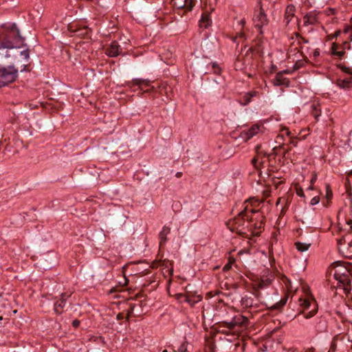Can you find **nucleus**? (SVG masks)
Masks as SVG:
<instances>
[{"label": "nucleus", "mask_w": 352, "mask_h": 352, "mask_svg": "<svg viewBox=\"0 0 352 352\" xmlns=\"http://www.w3.org/2000/svg\"><path fill=\"white\" fill-rule=\"evenodd\" d=\"M255 213H258V210L250 206L248 201H246L243 204L242 210L237 216L227 222V226L231 232H236L242 237L248 238L252 232V228L250 226V224L254 221L252 215Z\"/></svg>", "instance_id": "f257e3e1"}, {"label": "nucleus", "mask_w": 352, "mask_h": 352, "mask_svg": "<svg viewBox=\"0 0 352 352\" xmlns=\"http://www.w3.org/2000/svg\"><path fill=\"white\" fill-rule=\"evenodd\" d=\"M24 38L15 23L3 25L0 31V50L19 48Z\"/></svg>", "instance_id": "f03ea898"}, {"label": "nucleus", "mask_w": 352, "mask_h": 352, "mask_svg": "<svg viewBox=\"0 0 352 352\" xmlns=\"http://www.w3.org/2000/svg\"><path fill=\"white\" fill-rule=\"evenodd\" d=\"M19 76V71L13 65H0V88L14 82Z\"/></svg>", "instance_id": "7ed1b4c3"}, {"label": "nucleus", "mask_w": 352, "mask_h": 352, "mask_svg": "<svg viewBox=\"0 0 352 352\" xmlns=\"http://www.w3.org/2000/svg\"><path fill=\"white\" fill-rule=\"evenodd\" d=\"M248 322V318L242 315H236L230 319H226L221 322L222 327L235 331H239L242 328L246 327Z\"/></svg>", "instance_id": "20e7f679"}, {"label": "nucleus", "mask_w": 352, "mask_h": 352, "mask_svg": "<svg viewBox=\"0 0 352 352\" xmlns=\"http://www.w3.org/2000/svg\"><path fill=\"white\" fill-rule=\"evenodd\" d=\"M287 298V295L279 298L278 294L276 292H274V296L272 298L267 300L266 306L267 309L270 310H281L285 305Z\"/></svg>", "instance_id": "39448f33"}, {"label": "nucleus", "mask_w": 352, "mask_h": 352, "mask_svg": "<svg viewBox=\"0 0 352 352\" xmlns=\"http://www.w3.org/2000/svg\"><path fill=\"white\" fill-rule=\"evenodd\" d=\"M259 3V10L254 14L253 20L255 23V26L260 30V32L262 33L261 28L263 26L268 23V19L265 11L261 6V1Z\"/></svg>", "instance_id": "423d86ee"}, {"label": "nucleus", "mask_w": 352, "mask_h": 352, "mask_svg": "<svg viewBox=\"0 0 352 352\" xmlns=\"http://www.w3.org/2000/svg\"><path fill=\"white\" fill-rule=\"evenodd\" d=\"M301 306H302L305 309H311L308 312L303 313L304 317L307 319L313 317L317 313V303L314 300H310L309 299H305L302 302Z\"/></svg>", "instance_id": "0eeeda50"}, {"label": "nucleus", "mask_w": 352, "mask_h": 352, "mask_svg": "<svg viewBox=\"0 0 352 352\" xmlns=\"http://www.w3.org/2000/svg\"><path fill=\"white\" fill-rule=\"evenodd\" d=\"M258 210V213H255L254 214H257L256 217L254 219V221L256 220L255 223L251 222L250 226L252 228V232L250 233V235L258 236L260 234V231H257V230L261 229L264 226L263 219L264 217L259 213V210Z\"/></svg>", "instance_id": "6e6552de"}, {"label": "nucleus", "mask_w": 352, "mask_h": 352, "mask_svg": "<svg viewBox=\"0 0 352 352\" xmlns=\"http://www.w3.org/2000/svg\"><path fill=\"white\" fill-rule=\"evenodd\" d=\"M70 296L71 294H68L67 293H63L60 295V298L56 301L54 303V311L57 314H60L63 312V308L66 305L67 300L70 297Z\"/></svg>", "instance_id": "1a4fd4ad"}, {"label": "nucleus", "mask_w": 352, "mask_h": 352, "mask_svg": "<svg viewBox=\"0 0 352 352\" xmlns=\"http://www.w3.org/2000/svg\"><path fill=\"white\" fill-rule=\"evenodd\" d=\"M173 4L178 9L186 8L188 10H192L197 0H172Z\"/></svg>", "instance_id": "9d476101"}, {"label": "nucleus", "mask_w": 352, "mask_h": 352, "mask_svg": "<svg viewBox=\"0 0 352 352\" xmlns=\"http://www.w3.org/2000/svg\"><path fill=\"white\" fill-rule=\"evenodd\" d=\"M351 274L350 271L342 265H338L336 267L334 277L339 281L340 280H344L346 276H349Z\"/></svg>", "instance_id": "9b49d317"}, {"label": "nucleus", "mask_w": 352, "mask_h": 352, "mask_svg": "<svg viewBox=\"0 0 352 352\" xmlns=\"http://www.w3.org/2000/svg\"><path fill=\"white\" fill-rule=\"evenodd\" d=\"M339 287H342L345 294H349L352 289V275L346 276L344 280L338 281Z\"/></svg>", "instance_id": "f8f14e48"}, {"label": "nucleus", "mask_w": 352, "mask_h": 352, "mask_svg": "<svg viewBox=\"0 0 352 352\" xmlns=\"http://www.w3.org/2000/svg\"><path fill=\"white\" fill-rule=\"evenodd\" d=\"M122 49L117 41H113L106 50V54L110 57H116L120 54Z\"/></svg>", "instance_id": "ddd939ff"}, {"label": "nucleus", "mask_w": 352, "mask_h": 352, "mask_svg": "<svg viewBox=\"0 0 352 352\" xmlns=\"http://www.w3.org/2000/svg\"><path fill=\"white\" fill-rule=\"evenodd\" d=\"M318 23V14L315 12H309L306 14L303 17V25L304 26H308L309 25H314Z\"/></svg>", "instance_id": "4468645a"}, {"label": "nucleus", "mask_w": 352, "mask_h": 352, "mask_svg": "<svg viewBox=\"0 0 352 352\" xmlns=\"http://www.w3.org/2000/svg\"><path fill=\"white\" fill-rule=\"evenodd\" d=\"M290 81L288 78L283 77V72H278L276 74L275 78L273 80V85L274 86L283 85L286 87L289 86Z\"/></svg>", "instance_id": "2eb2a0df"}, {"label": "nucleus", "mask_w": 352, "mask_h": 352, "mask_svg": "<svg viewBox=\"0 0 352 352\" xmlns=\"http://www.w3.org/2000/svg\"><path fill=\"white\" fill-rule=\"evenodd\" d=\"M296 13V7L293 4H289L287 6L285 12V22L286 25H287L292 18L295 16Z\"/></svg>", "instance_id": "dca6fc26"}, {"label": "nucleus", "mask_w": 352, "mask_h": 352, "mask_svg": "<svg viewBox=\"0 0 352 352\" xmlns=\"http://www.w3.org/2000/svg\"><path fill=\"white\" fill-rule=\"evenodd\" d=\"M241 304L243 308L253 307L256 305L255 300L252 297L248 296L241 298Z\"/></svg>", "instance_id": "f3484780"}, {"label": "nucleus", "mask_w": 352, "mask_h": 352, "mask_svg": "<svg viewBox=\"0 0 352 352\" xmlns=\"http://www.w3.org/2000/svg\"><path fill=\"white\" fill-rule=\"evenodd\" d=\"M337 85L342 89H349L352 87V76L347 77L344 79H338L336 82Z\"/></svg>", "instance_id": "a211bd4d"}, {"label": "nucleus", "mask_w": 352, "mask_h": 352, "mask_svg": "<svg viewBox=\"0 0 352 352\" xmlns=\"http://www.w3.org/2000/svg\"><path fill=\"white\" fill-rule=\"evenodd\" d=\"M170 228L168 226H164L162 231L159 234L160 245H163L167 241V235L170 234Z\"/></svg>", "instance_id": "6ab92c4d"}, {"label": "nucleus", "mask_w": 352, "mask_h": 352, "mask_svg": "<svg viewBox=\"0 0 352 352\" xmlns=\"http://www.w3.org/2000/svg\"><path fill=\"white\" fill-rule=\"evenodd\" d=\"M260 130V125L258 124H254L252 125L246 132H243L245 135L244 138L246 140H250L252 138L254 135H255Z\"/></svg>", "instance_id": "aec40b11"}, {"label": "nucleus", "mask_w": 352, "mask_h": 352, "mask_svg": "<svg viewBox=\"0 0 352 352\" xmlns=\"http://www.w3.org/2000/svg\"><path fill=\"white\" fill-rule=\"evenodd\" d=\"M339 48L340 47L336 43H333L331 47V54L333 56H337L339 58H342L345 54V50L344 48L343 47L342 50L339 51Z\"/></svg>", "instance_id": "412c9836"}, {"label": "nucleus", "mask_w": 352, "mask_h": 352, "mask_svg": "<svg viewBox=\"0 0 352 352\" xmlns=\"http://www.w3.org/2000/svg\"><path fill=\"white\" fill-rule=\"evenodd\" d=\"M271 282L272 280L270 278H262L256 283V285L258 289H264L270 285Z\"/></svg>", "instance_id": "4be33fe9"}, {"label": "nucleus", "mask_w": 352, "mask_h": 352, "mask_svg": "<svg viewBox=\"0 0 352 352\" xmlns=\"http://www.w3.org/2000/svg\"><path fill=\"white\" fill-rule=\"evenodd\" d=\"M296 248L300 252L307 251L311 246V243H302L297 241L294 244Z\"/></svg>", "instance_id": "5701e85b"}, {"label": "nucleus", "mask_w": 352, "mask_h": 352, "mask_svg": "<svg viewBox=\"0 0 352 352\" xmlns=\"http://www.w3.org/2000/svg\"><path fill=\"white\" fill-rule=\"evenodd\" d=\"M73 31L76 32L78 36H86L89 34L90 29L88 28L87 26H84L82 28L75 29Z\"/></svg>", "instance_id": "b1692460"}, {"label": "nucleus", "mask_w": 352, "mask_h": 352, "mask_svg": "<svg viewBox=\"0 0 352 352\" xmlns=\"http://www.w3.org/2000/svg\"><path fill=\"white\" fill-rule=\"evenodd\" d=\"M311 107H312L311 114L315 118V119L318 121L319 117L321 115V110L319 108V104H313L311 105Z\"/></svg>", "instance_id": "393cba45"}, {"label": "nucleus", "mask_w": 352, "mask_h": 352, "mask_svg": "<svg viewBox=\"0 0 352 352\" xmlns=\"http://www.w3.org/2000/svg\"><path fill=\"white\" fill-rule=\"evenodd\" d=\"M316 331L318 332H324L327 330V323L326 321L322 319H320L318 322L316 326Z\"/></svg>", "instance_id": "a878e982"}, {"label": "nucleus", "mask_w": 352, "mask_h": 352, "mask_svg": "<svg viewBox=\"0 0 352 352\" xmlns=\"http://www.w3.org/2000/svg\"><path fill=\"white\" fill-rule=\"evenodd\" d=\"M325 188H326L325 198L327 201V204H329L333 197V192H332L331 186L329 184H327L325 185Z\"/></svg>", "instance_id": "bb28decb"}, {"label": "nucleus", "mask_w": 352, "mask_h": 352, "mask_svg": "<svg viewBox=\"0 0 352 352\" xmlns=\"http://www.w3.org/2000/svg\"><path fill=\"white\" fill-rule=\"evenodd\" d=\"M210 25V18L208 15H203L200 21V25L207 28Z\"/></svg>", "instance_id": "cd10ccee"}, {"label": "nucleus", "mask_w": 352, "mask_h": 352, "mask_svg": "<svg viewBox=\"0 0 352 352\" xmlns=\"http://www.w3.org/2000/svg\"><path fill=\"white\" fill-rule=\"evenodd\" d=\"M177 299H179L181 301L188 302V303H192V304L194 303V302H192L190 297L186 294H177Z\"/></svg>", "instance_id": "c85d7f7f"}, {"label": "nucleus", "mask_w": 352, "mask_h": 352, "mask_svg": "<svg viewBox=\"0 0 352 352\" xmlns=\"http://www.w3.org/2000/svg\"><path fill=\"white\" fill-rule=\"evenodd\" d=\"M20 55L23 57V59L25 62H27L30 58V50L28 49H25L19 52Z\"/></svg>", "instance_id": "c756f323"}, {"label": "nucleus", "mask_w": 352, "mask_h": 352, "mask_svg": "<svg viewBox=\"0 0 352 352\" xmlns=\"http://www.w3.org/2000/svg\"><path fill=\"white\" fill-rule=\"evenodd\" d=\"M187 343L186 342H184L181 344L179 347L178 348L177 351L176 352H187Z\"/></svg>", "instance_id": "7c9ffc66"}, {"label": "nucleus", "mask_w": 352, "mask_h": 352, "mask_svg": "<svg viewBox=\"0 0 352 352\" xmlns=\"http://www.w3.org/2000/svg\"><path fill=\"white\" fill-rule=\"evenodd\" d=\"M338 67L340 68L342 72L352 75V69L351 68L342 65H338Z\"/></svg>", "instance_id": "2f4dec72"}, {"label": "nucleus", "mask_w": 352, "mask_h": 352, "mask_svg": "<svg viewBox=\"0 0 352 352\" xmlns=\"http://www.w3.org/2000/svg\"><path fill=\"white\" fill-rule=\"evenodd\" d=\"M144 82V80L142 79L136 78V79H133L132 80V82H130V85H131V87H132L133 85H141L142 84H143Z\"/></svg>", "instance_id": "473e14b6"}, {"label": "nucleus", "mask_w": 352, "mask_h": 352, "mask_svg": "<svg viewBox=\"0 0 352 352\" xmlns=\"http://www.w3.org/2000/svg\"><path fill=\"white\" fill-rule=\"evenodd\" d=\"M320 199L319 196H315L311 199L310 204L311 206L316 205L320 202Z\"/></svg>", "instance_id": "72a5a7b5"}, {"label": "nucleus", "mask_w": 352, "mask_h": 352, "mask_svg": "<svg viewBox=\"0 0 352 352\" xmlns=\"http://www.w3.org/2000/svg\"><path fill=\"white\" fill-rule=\"evenodd\" d=\"M303 65H304V63L302 60H298V61L296 62V63L294 64V69L297 70V69L301 68L302 67H303Z\"/></svg>", "instance_id": "f704fd0d"}, {"label": "nucleus", "mask_w": 352, "mask_h": 352, "mask_svg": "<svg viewBox=\"0 0 352 352\" xmlns=\"http://www.w3.org/2000/svg\"><path fill=\"white\" fill-rule=\"evenodd\" d=\"M296 194L299 197H305L304 191H303V189L302 188H299L296 189Z\"/></svg>", "instance_id": "c9c22d12"}, {"label": "nucleus", "mask_w": 352, "mask_h": 352, "mask_svg": "<svg viewBox=\"0 0 352 352\" xmlns=\"http://www.w3.org/2000/svg\"><path fill=\"white\" fill-rule=\"evenodd\" d=\"M124 318L128 319L129 315H127L126 316H124V315L122 313H119L116 316V318L118 320H121L124 319Z\"/></svg>", "instance_id": "e433bc0d"}, {"label": "nucleus", "mask_w": 352, "mask_h": 352, "mask_svg": "<svg viewBox=\"0 0 352 352\" xmlns=\"http://www.w3.org/2000/svg\"><path fill=\"white\" fill-rule=\"evenodd\" d=\"M275 179H276V178H273V179H272V182H273V184L275 186L276 188H278V186H279L280 184H283V181H280V182H276L275 181Z\"/></svg>", "instance_id": "4c0bfd02"}, {"label": "nucleus", "mask_w": 352, "mask_h": 352, "mask_svg": "<svg viewBox=\"0 0 352 352\" xmlns=\"http://www.w3.org/2000/svg\"><path fill=\"white\" fill-rule=\"evenodd\" d=\"M317 180V174L316 173H313L310 183L311 184H314Z\"/></svg>", "instance_id": "58836bf2"}, {"label": "nucleus", "mask_w": 352, "mask_h": 352, "mask_svg": "<svg viewBox=\"0 0 352 352\" xmlns=\"http://www.w3.org/2000/svg\"><path fill=\"white\" fill-rule=\"evenodd\" d=\"M22 67H23V69H21V72L30 71V69H28V65L27 64L23 63Z\"/></svg>", "instance_id": "ea45409f"}, {"label": "nucleus", "mask_w": 352, "mask_h": 352, "mask_svg": "<svg viewBox=\"0 0 352 352\" xmlns=\"http://www.w3.org/2000/svg\"><path fill=\"white\" fill-rule=\"evenodd\" d=\"M80 320L76 319L72 321V326L75 328H77L80 325Z\"/></svg>", "instance_id": "a19ab883"}, {"label": "nucleus", "mask_w": 352, "mask_h": 352, "mask_svg": "<svg viewBox=\"0 0 352 352\" xmlns=\"http://www.w3.org/2000/svg\"><path fill=\"white\" fill-rule=\"evenodd\" d=\"M203 49L204 51L208 52V41L206 40L203 45Z\"/></svg>", "instance_id": "79ce46f5"}, {"label": "nucleus", "mask_w": 352, "mask_h": 352, "mask_svg": "<svg viewBox=\"0 0 352 352\" xmlns=\"http://www.w3.org/2000/svg\"><path fill=\"white\" fill-rule=\"evenodd\" d=\"M320 55V50L318 49H316L313 52V56L314 58H316L319 56Z\"/></svg>", "instance_id": "37998d69"}, {"label": "nucleus", "mask_w": 352, "mask_h": 352, "mask_svg": "<svg viewBox=\"0 0 352 352\" xmlns=\"http://www.w3.org/2000/svg\"><path fill=\"white\" fill-rule=\"evenodd\" d=\"M255 92H248L245 94V97L249 96V98H252V97L255 96Z\"/></svg>", "instance_id": "c03bdc74"}, {"label": "nucleus", "mask_w": 352, "mask_h": 352, "mask_svg": "<svg viewBox=\"0 0 352 352\" xmlns=\"http://www.w3.org/2000/svg\"><path fill=\"white\" fill-rule=\"evenodd\" d=\"M289 151H290V148L286 149L284 151V153H283V157H285V158H287V155H288Z\"/></svg>", "instance_id": "a18cd8bd"}, {"label": "nucleus", "mask_w": 352, "mask_h": 352, "mask_svg": "<svg viewBox=\"0 0 352 352\" xmlns=\"http://www.w3.org/2000/svg\"><path fill=\"white\" fill-rule=\"evenodd\" d=\"M299 42H302L304 43H307L309 41L305 38L300 36V38L299 39Z\"/></svg>", "instance_id": "49530a36"}, {"label": "nucleus", "mask_w": 352, "mask_h": 352, "mask_svg": "<svg viewBox=\"0 0 352 352\" xmlns=\"http://www.w3.org/2000/svg\"><path fill=\"white\" fill-rule=\"evenodd\" d=\"M257 162H258V160H257V159H256V158H253V159L252 160V163L253 166H254L255 168H257V166H256Z\"/></svg>", "instance_id": "de8ad7c7"}, {"label": "nucleus", "mask_w": 352, "mask_h": 352, "mask_svg": "<svg viewBox=\"0 0 352 352\" xmlns=\"http://www.w3.org/2000/svg\"><path fill=\"white\" fill-rule=\"evenodd\" d=\"M244 98H245V104H248L250 102V100H251V98H249V96L245 97V96Z\"/></svg>", "instance_id": "09e8293b"}, {"label": "nucleus", "mask_w": 352, "mask_h": 352, "mask_svg": "<svg viewBox=\"0 0 352 352\" xmlns=\"http://www.w3.org/2000/svg\"><path fill=\"white\" fill-rule=\"evenodd\" d=\"M297 141H296L295 140L292 139L290 140V144H292V145H294V146H296L297 145Z\"/></svg>", "instance_id": "8fccbe9b"}, {"label": "nucleus", "mask_w": 352, "mask_h": 352, "mask_svg": "<svg viewBox=\"0 0 352 352\" xmlns=\"http://www.w3.org/2000/svg\"><path fill=\"white\" fill-rule=\"evenodd\" d=\"M231 267L230 264L228 263L223 267V270H228Z\"/></svg>", "instance_id": "3c124183"}, {"label": "nucleus", "mask_w": 352, "mask_h": 352, "mask_svg": "<svg viewBox=\"0 0 352 352\" xmlns=\"http://www.w3.org/2000/svg\"><path fill=\"white\" fill-rule=\"evenodd\" d=\"M284 131H285V133H286V135H287V136H289V135H290L291 132L289 131V129H288L285 128V129H284Z\"/></svg>", "instance_id": "603ef678"}, {"label": "nucleus", "mask_w": 352, "mask_h": 352, "mask_svg": "<svg viewBox=\"0 0 352 352\" xmlns=\"http://www.w3.org/2000/svg\"><path fill=\"white\" fill-rule=\"evenodd\" d=\"M295 36L297 38L300 39V36H302L298 32H296L295 33Z\"/></svg>", "instance_id": "864d4df0"}, {"label": "nucleus", "mask_w": 352, "mask_h": 352, "mask_svg": "<svg viewBox=\"0 0 352 352\" xmlns=\"http://www.w3.org/2000/svg\"><path fill=\"white\" fill-rule=\"evenodd\" d=\"M182 175V173H181V172H178V173H176V177H178V178L181 177Z\"/></svg>", "instance_id": "5fc2aeb1"}, {"label": "nucleus", "mask_w": 352, "mask_h": 352, "mask_svg": "<svg viewBox=\"0 0 352 352\" xmlns=\"http://www.w3.org/2000/svg\"><path fill=\"white\" fill-rule=\"evenodd\" d=\"M280 72H283V74H289V73L288 69H285V70L281 71Z\"/></svg>", "instance_id": "6e6d98bb"}, {"label": "nucleus", "mask_w": 352, "mask_h": 352, "mask_svg": "<svg viewBox=\"0 0 352 352\" xmlns=\"http://www.w3.org/2000/svg\"><path fill=\"white\" fill-rule=\"evenodd\" d=\"M314 189L313 184H311V186L307 189V190H311Z\"/></svg>", "instance_id": "4d7b16f0"}, {"label": "nucleus", "mask_w": 352, "mask_h": 352, "mask_svg": "<svg viewBox=\"0 0 352 352\" xmlns=\"http://www.w3.org/2000/svg\"><path fill=\"white\" fill-rule=\"evenodd\" d=\"M347 224H349V225H352V219H349V220L347 221Z\"/></svg>", "instance_id": "13d9d810"}, {"label": "nucleus", "mask_w": 352, "mask_h": 352, "mask_svg": "<svg viewBox=\"0 0 352 352\" xmlns=\"http://www.w3.org/2000/svg\"><path fill=\"white\" fill-rule=\"evenodd\" d=\"M239 37H243L244 36V34L243 33H239Z\"/></svg>", "instance_id": "bf43d9fd"}, {"label": "nucleus", "mask_w": 352, "mask_h": 352, "mask_svg": "<svg viewBox=\"0 0 352 352\" xmlns=\"http://www.w3.org/2000/svg\"><path fill=\"white\" fill-rule=\"evenodd\" d=\"M349 245L350 247H351V246H352V241H350V242L349 243Z\"/></svg>", "instance_id": "052dcab7"}, {"label": "nucleus", "mask_w": 352, "mask_h": 352, "mask_svg": "<svg viewBox=\"0 0 352 352\" xmlns=\"http://www.w3.org/2000/svg\"><path fill=\"white\" fill-rule=\"evenodd\" d=\"M344 45H348V43L347 42H344Z\"/></svg>", "instance_id": "680f3d73"}, {"label": "nucleus", "mask_w": 352, "mask_h": 352, "mask_svg": "<svg viewBox=\"0 0 352 352\" xmlns=\"http://www.w3.org/2000/svg\"><path fill=\"white\" fill-rule=\"evenodd\" d=\"M163 352H167V350L165 349Z\"/></svg>", "instance_id": "e2e57ef3"}, {"label": "nucleus", "mask_w": 352, "mask_h": 352, "mask_svg": "<svg viewBox=\"0 0 352 352\" xmlns=\"http://www.w3.org/2000/svg\"><path fill=\"white\" fill-rule=\"evenodd\" d=\"M351 349L352 350V345L351 346Z\"/></svg>", "instance_id": "0e129e2a"}]
</instances>
